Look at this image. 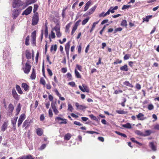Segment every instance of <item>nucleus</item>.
I'll return each mask as SVG.
<instances>
[{
    "mask_svg": "<svg viewBox=\"0 0 159 159\" xmlns=\"http://www.w3.org/2000/svg\"><path fill=\"white\" fill-rule=\"evenodd\" d=\"M38 6L37 4H35L34 5V8L33 11L34 12H35L37 10L38 8Z\"/></svg>",
    "mask_w": 159,
    "mask_h": 159,
    "instance_id": "60",
    "label": "nucleus"
},
{
    "mask_svg": "<svg viewBox=\"0 0 159 159\" xmlns=\"http://www.w3.org/2000/svg\"><path fill=\"white\" fill-rule=\"evenodd\" d=\"M53 29H54L56 32L60 31V27L59 25L57 24Z\"/></svg>",
    "mask_w": 159,
    "mask_h": 159,
    "instance_id": "36",
    "label": "nucleus"
},
{
    "mask_svg": "<svg viewBox=\"0 0 159 159\" xmlns=\"http://www.w3.org/2000/svg\"><path fill=\"white\" fill-rule=\"evenodd\" d=\"M154 108V106L152 104H149L148 107V109L149 110H151Z\"/></svg>",
    "mask_w": 159,
    "mask_h": 159,
    "instance_id": "54",
    "label": "nucleus"
},
{
    "mask_svg": "<svg viewBox=\"0 0 159 159\" xmlns=\"http://www.w3.org/2000/svg\"><path fill=\"white\" fill-rule=\"evenodd\" d=\"M73 108L70 104H68V110L69 111H70L71 112H72L73 110Z\"/></svg>",
    "mask_w": 159,
    "mask_h": 159,
    "instance_id": "43",
    "label": "nucleus"
},
{
    "mask_svg": "<svg viewBox=\"0 0 159 159\" xmlns=\"http://www.w3.org/2000/svg\"><path fill=\"white\" fill-rule=\"evenodd\" d=\"M57 49V46L56 44L54 45H52L51 46L50 50L51 52L53 51H54V53L55 52Z\"/></svg>",
    "mask_w": 159,
    "mask_h": 159,
    "instance_id": "25",
    "label": "nucleus"
},
{
    "mask_svg": "<svg viewBox=\"0 0 159 159\" xmlns=\"http://www.w3.org/2000/svg\"><path fill=\"white\" fill-rule=\"evenodd\" d=\"M130 55L129 54H127L125 55L124 57V59L125 60H126L129 59L130 57Z\"/></svg>",
    "mask_w": 159,
    "mask_h": 159,
    "instance_id": "53",
    "label": "nucleus"
},
{
    "mask_svg": "<svg viewBox=\"0 0 159 159\" xmlns=\"http://www.w3.org/2000/svg\"><path fill=\"white\" fill-rule=\"evenodd\" d=\"M26 57L28 59H30L31 57V54L30 52L28 50H26L25 52Z\"/></svg>",
    "mask_w": 159,
    "mask_h": 159,
    "instance_id": "21",
    "label": "nucleus"
},
{
    "mask_svg": "<svg viewBox=\"0 0 159 159\" xmlns=\"http://www.w3.org/2000/svg\"><path fill=\"white\" fill-rule=\"evenodd\" d=\"M131 5H124L122 7V10H124L125 9H127L129 8V7H131Z\"/></svg>",
    "mask_w": 159,
    "mask_h": 159,
    "instance_id": "50",
    "label": "nucleus"
},
{
    "mask_svg": "<svg viewBox=\"0 0 159 159\" xmlns=\"http://www.w3.org/2000/svg\"><path fill=\"white\" fill-rule=\"evenodd\" d=\"M23 5V2L20 0H14L12 6L14 8H18Z\"/></svg>",
    "mask_w": 159,
    "mask_h": 159,
    "instance_id": "2",
    "label": "nucleus"
},
{
    "mask_svg": "<svg viewBox=\"0 0 159 159\" xmlns=\"http://www.w3.org/2000/svg\"><path fill=\"white\" fill-rule=\"evenodd\" d=\"M75 105L77 109L82 110L87 108L85 106L83 105H80L78 102H76L75 103Z\"/></svg>",
    "mask_w": 159,
    "mask_h": 159,
    "instance_id": "12",
    "label": "nucleus"
},
{
    "mask_svg": "<svg viewBox=\"0 0 159 159\" xmlns=\"http://www.w3.org/2000/svg\"><path fill=\"white\" fill-rule=\"evenodd\" d=\"M36 77V74L34 69H33L32 72L30 76V78L32 80H34Z\"/></svg>",
    "mask_w": 159,
    "mask_h": 159,
    "instance_id": "22",
    "label": "nucleus"
},
{
    "mask_svg": "<svg viewBox=\"0 0 159 159\" xmlns=\"http://www.w3.org/2000/svg\"><path fill=\"white\" fill-rule=\"evenodd\" d=\"M40 82L41 84L43 85H45V81L44 80L43 78H41L40 80Z\"/></svg>",
    "mask_w": 159,
    "mask_h": 159,
    "instance_id": "59",
    "label": "nucleus"
},
{
    "mask_svg": "<svg viewBox=\"0 0 159 159\" xmlns=\"http://www.w3.org/2000/svg\"><path fill=\"white\" fill-rule=\"evenodd\" d=\"M91 4V2L90 1L88 2L85 5V6L84 8V11H86L89 8V7Z\"/></svg>",
    "mask_w": 159,
    "mask_h": 159,
    "instance_id": "17",
    "label": "nucleus"
},
{
    "mask_svg": "<svg viewBox=\"0 0 159 159\" xmlns=\"http://www.w3.org/2000/svg\"><path fill=\"white\" fill-rule=\"evenodd\" d=\"M122 126L125 128L130 129L131 128V126L130 124L128 123L125 124L123 125Z\"/></svg>",
    "mask_w": 159,
    "mask_h": 159,
    "instance_id": "29",
    "label": "nucleus"
},
{
    "mask_svg": "<svg viewBox=\"0 0 159 159\" xmlns=\"http://www.w3.org/2000/svg\"><path fill=\"white\" fill-rule=\"evenodd\" d=\"M66 8L63 9L62 11V17L63 19H64V18L66 17V12H65V11H66Z\"/></svg>",
    "mask_w": 159,
    "mask_h": 159,
    "instance_id": "42",
    "label": "nucleus"
},
{
    "mask_svg": "<svg viewBox=\"0 0 159 159\" xmlns=\"http://www.w3.org/2000/svg\"><path fill=\"white\" fill-rule=\"evenodd\" d=\"M149 146L151 148L152 150L153 151H156L157 148L154 145V143L153 142H150L149 144Z\"/></svg>",
    "mask_w": 159,
    "mask_h": 159,
    "instance_id": "15",
    "label": "nucleus"
},
{
    "mask_svg": "<svg viewBox=\"0 0 159 159\" xmlns=\"http://www.w3.org/2000/svg\"><path fill=\"white\" fill-rule=\"evenodd\" d=\"M124 84L126 86H128L131 88H132L133 87V86L130 84L128 81H125L124 82Z\"/></svg>",
    "mask_w": 159,
    "mask_h": 159,
    "instance_id": "35",
    "label": "nucleus"
},
{
    "mask_svg": "<svg viewBox=\"0 0 159 159\" xmlns=\"http://www.w3.org/2000/svg\"><path fill=\"white\" fill-rule=\"evenodd\" d=\"M36 2V0H27L25 2L26 5L28 6Z\"/></svg>",
    "mask_w": 159,
    "mask_h": 159,
    "instance_id": "20",
    "label": "nucleus"
},
{
    "mask_svg": "<svg viewBox=\"0 0 159 159\" xmlns=\"http://www.w3.org/2000/svg\"><path fill=\"white\" fill-rule=\"evenodd\" d=\"M16 88L18 93L20 94H22L23 93V92L22 91L20 87L18 85H16Z\"/></svg>",
    "mask_w": 159,
    "mask_h": 159,
    "instance_id": "27",
    "label": "nucleus"
},
{
    "mask_svg": "<svg viewBox=\"0 0 159 159\" xmlns=\"http://www.w3.org/2000/svg\"><path fill=\"white\" fill-rule=\"evenodd\" d=\"M28 61L25 64V67L23 68L24 72L26 74H28L31 68V66L28 63Z\"/></svg>",
    "mask_w": 159,
    "mask_h": 159,
    "instance_id": "3",
    "label": "nucleus"
},
{
    "mask_svg": "<svg viewBox=\"0 0 159 159\" xmlns=\"http://www.w3.org/2000/svg\"><path fill=\"white\" fill-rule=\"evenodd\" d=\"M8 111L9 112L7 114V115L9 116H11L12 114V112L14 109V107L12 104H10L8 106Z\"/></svg>",
    "mask_w": 159,
    "mask_h": 159,
    "instance_id": "10",
    "label": "nucleus"
},
{
    "mask_svg": "<svg viewBox=\"0 0 159 159\" xmlns=\"http://www.w3.org/2000/svg\"><path fill=\"white\" fill-rule=\"evenodd\" d=\"M75 76L77 78H80L81 77V76L77 70H75Z\"/></svg>",
    "mask_w": 159,
    "mask_h": 159,
    "instance_id": "41",
    "label": "nucleus"
},
{
    "mask_svg": "<svg viewBox=\"0 0 159 159\" xmlns=\"http://www.w3.org/2000/svg\"><path fill=\"white\" fill-rule=\"evenodd\" d=\"M89 116L91 119L96 121H97L98 120V118L95 116H94L93 115L91 114L89 115Z\"/></svg>",
    "mask_w": 159,
    "mask_h": 159,
    "instance_id": "39",
    "label": "nucleus"
},
{
    "mask_svg": "<svg viewBox=\"0 0 159 159\" xmlns=\"http://www.w3.org/2000/svg\"><path fill=\"white\" fill-rule=\"evenodd\" d=\"M96 8V7L95 6L92 8H91L89 10V13L90 14H92L95 10Z\"/></svg>",
    "mask_w": 159,
    "mask_h": 159,
    "instance_id": "45",
    "label": "nucleus"
},
{
    "mask_svg": "<svg viewBox=\"0 0 159 159\" xmlns=\"http://www.w3.org/2000/svg\"><path fill=\"white\" fill-rule=\"evenodd\" d=\"M39 14L38 13H36L33 16L32 20V25H36L39 22Z\"/></svg>",
    "mask_w": 159,
    "mask_h": 159,
    "instance_id": "1",
    "label": "nucleus"
},
{
    "mask_svg": "<svg viewBox=\"0 0 159 159\" xmlns=\"http://www.w3.org/2000/svg\"><path fill=\"white\" fill-rule=\"evenodd\" d=\"M152 16V15L147 16L145 18H143V22L144 21L148 22L149 21V19L151 18Z\"/></svg>",
    "mask_w": 159,
    "mask_h": 159,
    "instance_id": "32",
    "label": "nucleus"
},
{
    "mask_svg": "<svg viewBox=\"0 0 159 159\" xmlns=\"http://www.w3.org/2000/svg\"><path fill=\"white\" fill-rule=\"evenodd\" d=\"M21 106H20V103H19L17 105V106L16 108V111L17 112V115L18 114L20 111V110H21Z\"/></svg>",
    "mask_w": 159,
    "mask_h": 159,
    "instance_id": "34",
    "label": "nucleus"
},
{
    "mask_svg": "<svg viewBox=\"0 0 159 159\" xmlns=\"http://www.w3.org/2000/svg\"><path fill=\"white\" fill-rule=\"evenodd\" d=\"M74 124L75 125L81 126L82 125V124L80 122L77 121H75L74 122Z\"/></svg>",
    "mask_w": 159,
    "mask_h": 159,
    "instance_id": "63",
    "label": "nucleus"
},
{
    "mask_svg": "<svg viewBox=\"0 0 159 159\" xmlns=\"http://www.w3.org/2000/svg\"><path fill=\"white\" fill-rule=\"evenodd\" d=\"M81 20H79L76 22V23H75V25H74V26L71 32V35H73V34L75 33V31L77 28L78 26L79 25V23L81 22Z\"/></svg>",
    "mask_w": 159,
    "mask_h": 159,
    "instance_id": "6",
    "label": "nucleus"
},
{
    "mask_svg": "<svg viewBox=\"0 0 159 159\" xmlns=\"http://www.w3.org/2000/svg\"><path fill=\"white\" fill-rule=\"evenodd\" d=\"M151 133V131L150 130H147L145 131V134H143V136H146L149 135Z\"/></svg>",
    "mask_w": 159,
    "mask_h": 159,
    "instance_id": "30",
    "label": "nucleus"
},
{
    "mask_svg": "<svg viewBox=\"0 0 159 159\" xmlns=\"http://www.w3.org/2000/svg\"><path fill=\"white\" fill-rule=\"evenodd\" d=\"M36 32L35 31H34L31 34V40L32 44H34L35 43Z\"/></svg>",
    "mask_w": 159,
    "mask_h": 159,
    "instance_id": "13",
    "label": "nucleus"
},
{
    "mask_svg": "<svg viewBox=\"0 0 159 159\" xmlns=\"http://www.w3.org/2000/svg\"><path fill=\"white\" fill-rule=\"evenodd\" d=\"M55 120L56 121H57L58 122V121L59 120H63V118H62L60 117H56L55 118Z\"/></svg>",
    "mask_w": 159,
    "mask_h": 159,
    "instance_id": "61",
    "label": "nucleus"
},
{
    "mask_svg": "<svg viewBox=\"0 0 159 159\" xmlns=\"http://www.w3.org/2000/svg\"><path fill=\"white\" fill-rule=\"evenodd\" d=\"M116 112L119 114H125L126 113V112L123 110H116Z\"/></svg>",
    "mask_w": 159,
    "mask_h": 159,
    "instance_id": "47",
    "label": "nucleus"
},
{
    "mask_svg": "<svg viewBox=\"0 0 159 159\" xmlns=\"http://www.w3.org/2000/svg\"><path fill=\"white\" fill-rule=\"evenodd\" d=\"M71 137V135L69 133L66 134L64 136V139L65 140H68Z\"/></svg>",
    "mask_w": 159,
    "mask_h": 159,
    "instance_id": "33",
    "label": "nucleus"
},
{
    "mask_svg": "<svg viewBox=\"0 0 159 159\" xmlns=\"http://www.w3.org/2000/svg\"><path fill=\"white\" fill-rule=\"evenodd\" d=\"M21 87L26 91H27L29 89V86L26 83H22L21 84Z\"/></svg>",
    "mask_w": 159,
    "mask_h": 159,
    "instance_id": "18",
    "label": "nucleus"
},
{
    "mask_svg": "<svg viewBox=\"0 0 159 159\" xmlns=\"http://www.w3.org/2000/svg\"><path fill=\"white\" fill-rule=\"evenodd\" d=\"M7 125L6 122H5L2 127V130L4 131L7 128Z\"/></svg>",
    "mask_w": 159,
    "mask_h": 159,
    "instance_id": "28",
    "label": "nucleus"
},
{
    "mask_svg": "<svg viewBox=\"0 0 159 159\" xmlns=\"http://www.w3.org/2000/svg\"><path fill=\"white\" fill-rule=\"evenodd\" d=\"M135 133L136 134L139 135L143 136V133L141 131L139 130H136L135 131Z\"/></svg>",
    "mask_w": 159,
    "mask_h": 159,
    "instance_id": "37",
    "label": "nucleus"
},
{
    "mask_svg": "<svg viewBox=\"0 0 159 159\" xmlns=\"http://www.w3.org/2000/svg\"><path fill=\"white\" fill-rule=\"evenodd\" d=\"M117 134L119 135H120V136H123V137H126L127 136H126V135L125 134H122L121 133H120L119 132H118V131H116L115 132Z\"/></svg>",
    "mask_w": 159,
    "mask_h": 159,
    "instance_id": "49",
    "label": "nucleus"
},
{
    "mask_svg": "<svg viewBox=\"0 0 159 159\" xmlns=\"http://www.w3.org/2000/svg\"><path fill=\"white\" fill-rule=\"evenodd\" d=\"M118 8V7L117 6H116L114 7H110L109 9L110 11V12L113 13H114V11L117 10Z\"/></svg>",
    "mask_w": 159,
    "mask_h": 159,
    "instance_id": "23",
    "label": "nucleus"
},
{
    "mask_svg": "<svg viewBox=\"0 0 159 159\" xmlns=\"http://www.w3.org/2000/svg\"><path fill=\"white\" fill-rule=\"evenodd\" d=\"M82 85V86L80 85L79 86V89L83 92H86L89 93V90L88 87L84 84H83Z\"/></svg>",
    "mask_w": 159,
    "mask_h": 159,
    "instance_id": "4",
    "label": "nucleus"
},
{
    "mask_svg": "<svg viewBox=\"0 0 159 159\" xmlns=\"http://www.w3.org/2000/svg\"><path fill=\"white\" fill-rule=\"evenodd\" d=\"M12 95L13 98L16 100L18 101L19 100V96L17 93L15 89H13L12 90Z\"/></svg>",
    "mask_w": 159,
    "mask_h": 159,
    "instance_id": "7",
    "label": "nucleus"
},
{
    "mask_svg": "<svg viewBox=\"0 0 159 159\" xmlns=\"http://www.w3.org/2000/svg\"><path fill=\"white\" fill-rule=\"evenodd\" d=\"M121 25L124 26H127V22L126 20H123L121 24Z\"/></svg>",
    "mask_w": 159,
    "mask_h": 159,
    "instance_id": "51",
    "label": "nucleus"
},
{
    "mask_svg": "<svg viewBox=\"0 0 159 159\" xmlns=\"http://www.w3.org/2000/svg\"><path fill=\"white\" fill-rule=\"evenodd\" d=\"M49 36H50V37L52 39H54L55 37V33L53 31H52L51 32L50 34L49 35Z\"/></svg>",
    "mask_w": 159,
    "mask_h": 159,
    "instance_id": "46",
    "label": "nucleus"
},
{
    "mask_svg": "<svg viewBox=\"0 0 159 159\" xmlns=\"http://www.w3.org/2000/svg\"><path fill=\"white\" fill-rule=\"evenodd\" d=\"M63 120V121L59 123L60 124H66L67 123L66 120V119H63V120Z\"/></svg>",
    "mask_w": 159,
    "mask_h": 159,
    "instance_id": "58",
    "label": "nucleus"
},
{
    "mask_svg": "<svg viewBox=\"0 0 159 159\" xmlns=\"http://www.w3.org/2000/svg\"><path fill=\"white\" fill-rule=\"evenodd\" d=\"M18 118V117H15L11 120V123L13 125V127H14L15 126Z\"/></svg>",
    "mask_w": 159,
    "mask_h": 159,
    "instance_id": "24",
    "label": "nucleus"
},
{
    "mask_svg": "<svg viewBox=\"0 0 159 159\" xmlns=\"http://www.w3.org/2000/svg\"><path fill=\"white\" fill-rule=\"evenodd\" d=\"M144 115L143 114L140 113L136 116V117L137 118L138 120H143L146 119V118L144 117Z\"/></svg>",
    "mask_w": 159,
    "mask_h": 159,
    "instance_id": "14",
    "label": "nucleus"
},
{
    "mask_svg": "<svg viewBox=\"0 0 159 159\" xmlns=\"http://www.w3.org/2000/svg\"><path fill=\"white\" fill-rule=\"evenodd\" d=\"M12 14L13 19H15L18 16L19 13L18 10L14 9L12 11Z\"/></svg>",
    "mask_w": 159,
    "mask_h": 159,
    "instance_id": "11",
    "label": "nucleus"
},
{
    "mask_svg": "<svg viewBox=\"0 0 159 159\" xmlns=\"http://www.w3.org/2000/svg\"><path fill=\"white\" fill-rule=\"evenodd\" d=\"M89 19V17L84 19L82 22V25H85L88 21Z\"/></svg>",
    "mask_w": 159,
    "mask_h": 159,
    "instance_id": "44",
    "label": "nucleus"
},
{
    "mask_svg": "<svg viewBox=\"0 0 159 159\" xmlns=\"http://www.w3.org/2000/svg\"><path fill=\"white\" fill-rule=\"evenodd\" d=\"M36 132L37 134L39 136L41 135L43 133V131L41 130V129L39 128H38L37 129Z\"/></svg>",
    "mask_w": 159,
    "mask_h": 159,
    "instance_id": "31",
    "label": "nucleus"
},
{
    "mask_svg": "<svg viewBox=\"0 0 159 159\" xmlns=\"http://www.w3.org/2000/svg\"><path fill=\"white\" fill-rule=\"evenodd\" d=\"M32 7L31 6L29 7L27 9H26L22 14V15H28L30 14L32 10Z\"/></svg>",
    "mask_w": 159,
    "mask_h": 159,
    "instance_id": "9",
    "label": "nucleus"
},
{
    "mask_svg": "<svg viewBox=\"0 0 159 159\" xmlns=\"http://www.w3.org/2000/svg\"><path fill=\"white\" fill-rule=\"evenodd\" d=\"M154 128L155 129L159 130V124L155 125L154 126Z\"/></svg>",
    "mask_w": 159,
    "mask_h": 159,
    "instance_id": "64",
    "label": "nucleus"
},
{
    "mask_svg": "<svg viewBox=\"0 0 159 159\" xmlns=\"http://www.w3.org/2000/svg\"><path fill=\"white\" fill-rule=\"evenodd\" d=\"M48 27L46 25H45V30L44 32V35L46 38H47L48 37Z\"/></svg>",
    "mask_w": 159,
    "mask_h": 159,
    "instance_id": "38",
    "label": "nucleus"
},
{
    "mask_svg": "<svg viewBox=\"0 0 159 159\" xmlns=\"http://www.w3.org/2000/svg\"><path fill=\"white\" fill-rule=\"evenodd\" d=\"M122 30V29L121 27H119L115 29L114 30V33H115L118 31H120Z\"/></svg>",
    "mask_w": 159,
    "mask_h": 159,
    "instance_id": "52",
    "label": "nucleus"
},
{
    "mask_svg": "<svg viewBox=\"0 0 159 159\" xmlns=\"http://www.w3.org/2000/svg\"><path fill=\"white\" fill-rule=\"evenodd\" d=\"M70 41H69L66 44L65 47V49L66 50V54L67 55V57L68 58L69 57V50L70 47Z\"/></svg>",
    "mask_w": 159,
    "mask_h": 159,
    "instance_id": "8",
    "label": "nucleus"
},
{
    "mask_svg": "<svg viewBox=\"0 0 159 159\" xmlns=\"http://www.w3.org/2000/svg\"><path fill=\"white\" fill-rule=\"evenodd\" d=\"M18 159H34L30 155L23 156L19 157Z\"/></svg>",
    "mask_w": 159,
    "mask_h": 159,
    "instance_id": "16",
    "label": "nucleus"
},
{
    "mask_svg": "<svg viewBox=\"0 0 159 159\" xmlns=\"http://www.w3.org/2000/svg\"><path fill=\"white\" fill-rule=\"evenodd\" d=\"M53 110L55 115H57L59 113L58 111L57 110V108L53 109Z\"/></svg>",
    "mask_w": 159,
    "mask_h": 159,
    "instance_id": "62",
    "label": "nucleus"
},
{
    "mask_svg": "<svg viewBox=\"0 0 159 159\" xmlns=\"http://www.w3.org/2000/svg\"><path fill=\"white\" fill-rule=\"evenodd\" d=\"M86 133L91 134H95V133L97 134H98V133L97 132H96L95 131H87L86 132Z\"/></svg>",
    "mask_w": 159,
    "mask_h": 159,
    "instance_id": "55",
    "label": "nucleus"
},
{
    "mask_svg": "<svg viewBox=\"0 0 159 159\" xmlns=\"http://www.w3.org/2000/svg\"><path fill=\"white\" fill-rule=\"evenodd\" d=\"M30 122L28 120H25L24 122L23 126V127H27L30 125Z\"/></svg>",
    "mask_w": 159,
    "mask_h": 159,
    "instance_id": "26",
    "label": "nucleus"
},
{
    "mask_svg": "<svg viewBox=\"0 0 159 159\" xmlns=\"http://www.w3.org/2000/svg\"><path fill=\"white\" fill-rule=\"evenodd\" d=\"M120 69L122 71H127L129 70L128 68V66L127 65H125L124 66L121 67Z\"/></svg>",
    "mask_w": 159,
    "mask_h": 159,
    "instance_id": "19",
    "label": "nucleus"
},
{
    "mask_svg": "<svg viewBox=\"0 0 159 159\" xmlns=\"http://www.w3.org/2000/svg\"><path fill=\"white\" fill-rule=\"evenodd\" d=\"M25 116L24 114H23L20 116L18 121V127H19L21 125L23 120L25 119Z\"/></svg>",
    "mask_w": 159,
    "mask_h": 159,
    "instance_id": "5",
    "label": "nucleus"
},
{
    "mask_svg": "<svg viewBox=\"0 0 159 159\" xmlns=\"http://www.w3.org/2000/svg\"><path fill=\"white\" fill-rule=\"evenodd\" d=\"M29 39L30 37L29 36H28L26 37L25 41V44L27 46H28L29 45Z\"/></svg>",
    "mask_w": 159,
    "mask_h": 159,
    "instance_id": "40",
    "label": "nucleus"
},
{
    "mask_svg": "<svg viewBox=\"0 0 159 159\" xmlns=\"http://www.w3.org/2000/svg\"><path fill=\"white\" fill-rule=\"evenodd\" d=\"M71 24H72V22H70V23H68L66 25V31H67L69 30Z\"/></svg>",
    "mask_w": 159,
    "mask_h": 159,
    "instance_id": "48",
    "label": "nucleus"
},
{
    "mask_svg": "<svg viewBox=\"0 0 159 159\" xmlns=\"http://www.w3.org/2000/svg\"><path fill=\"white\" fill-rule=\"evenodd\" d=\"M50 76H52V73L51 70L49 68H48L47 70Z\"/></svg>",
    "mask_w": 159,
    "mask_h": 159,
    "instance_id": "56",
    "label": "nucleus"
},
{
    "mask_svg": "<svg viewBox=\"0 0 159 159\" xmlns=\"http://www.w3.org/2000/svg\"><path fill=\"white\" fill-rule=\"evenodd\" d=\"M56 32V34L57 37L59 38L61 36V34L60 32V31H57Z\"/></svg>",
    "mask_w": 159,
    "mask_h": 159,
    "instance_id": "57",
    "label": "nucleus"
}]
</instances>
